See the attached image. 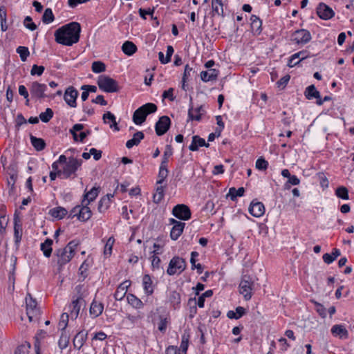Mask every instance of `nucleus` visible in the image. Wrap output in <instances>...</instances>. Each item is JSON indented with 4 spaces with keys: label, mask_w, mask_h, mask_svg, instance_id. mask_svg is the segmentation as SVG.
Returning a JSON list of instances; mask_svg holds the SVG:
<instances>
[{
    "label": "nucleus",
    "mask_w": 354,
    "mask_h": 354,
    "mask_svg": "<svg viewBox=\"0 0 354 354\" xmlns=\"http://www.w3.org/2000/svg\"><path fill=\"white\" fill-rule=\"evenodd\" d=\"M80 32V24L77 22H71L59 28L55 32V41L58 44L71 46L79 41Z\"/></svg>",
    "instance_id": "nucleus-1"
},
{
    "label": "nucleus",
    "mask_w": 354,
    "mask_h": 354,
    "mask_svg": "<svg viewBox=\"0 0 354 354\" xmlns=\"http://www.w3.org/2000/svg\"><path fill=\"white\" fill-rule=\"evenodd\" d=\"M78 245V241L73 240L64 249H59L56 251L58 257L57 263L59 266L65 265L71 260L75 254V250Z\"/></svg>",
    "instance_id": "nucleus-2"
},
{
    "label": "nucleus",
    "mask_w": 354,
    "mask_h": 354,
    "mask_svg": "<svg viewBox=\"0 0 354 354\" xmlns=\"http://www.w3.org/2000/svg\"><path fill=\"white\" fill-rule=\"evenodd\" d=\"M83 161L82 159H77L73 156H71L68 158L67 162L63 167L62 171H58L59 176H62L63 178L67 179L76 176V172L78 169L82 166Z\"/></svg>",
    "instance_id": "nucleus-3"
},
{
    "label": "nucleus",
    "mask_w": 354,
    "mask_h": 354,
    "mask_svg": "<svg viewBox=\"0 0 354 354\" xmlns=\"http://www.w3.org/2000/svg\"><path fill=\"white\" fill-rule=\"evenodd\" d=\"M157 111V106L153 103H147L138 109L133 114V121L137 125L142 124L149 114L155 113Z\"/></svg>",
    "instance_id": "nucleus-4"
},
{
    "label": "nucleus",
    "mask_w": 354,
    "mask_h": 354,
    "mask_svg": "<svg viewBox=\"0 0 354 354\" xmlns=\"http://www.w3.org/2000/svg\"><path fill=\"white\" fill-rule=\"evenodd\" d=\"M254 286V283L252 278L250 275L244 274L239 283V292L243 295L245 301L252 298Z\"/></svg>",
    "instance_id": "nucleus-5"
},
{
    "label": "nucleus",
    "mask_w": 354,
    "mask_h": 354,
    "mask_svg": "<svg viewBox=\"0 0 354 354\" xmlns=\"http://www.w3.org/2000/svg\"><path fill=\"white\" fill-rule=\"evenodd\" d=\"M186 267L187 263L185 260L178 256H175L169 263L167 273L169 276L176 274H180L186 269Z\"/></svg>",
    "instance_id": "nucleus-6"
},
{
    "label": "nucleus",
    "mask_w": 354,
    "mask_h": 354,
    "mask_svg": "<svg viewBox=\"0 0 354 354\" xmlns=\"http://www.w3.org/2000/svg\"><path fill=\"white\" fill-rule=\"evenodd\" d=\"M97 85L100 89L107 93L118 92L120 89L118 82L113 78L106 75L99 77Z\"/></svg>",
    "instance_id": "nucleus-7"
},
{
    "label": "nucleus",
    "mask_w": 354,
    "mask_h": 354,
    "mask_svg": "<svg viewBox=\"0 0 354 354\" xmlns=\"http://www.w3.org/2000/svg\"><path fill=\"white\" fill-rule=\"evenodd\" d=\"M29 89L31 97L36 100H42L46 97L53 99L55 97L54 95L46 94L45 92L47 90V86L45 84H41L37 81L31 83Z\"/></svg>",
    "instance_id": "nucleus-8"
},
{
    "label": "nucleus",
    "mask_w": 354,
    "mask_h": 354,
    "mask_svg": "<svg viewBox=\"0 0 354 354\" xmlns=\"http://www.w3.org/2000/svg\"><path fill=\"white\" fill-rule=\"evenodd\" d=\"M26 314L30 322H32L35 318H37L39 314L40 310L37 308V304L30 294H28L26 297Z\"/></svg>",
    "instance_id": "nucleus-9"
},
{
    "label": "nucleus",
    "mask_w": 354,
    "mask_h": 354,
    "mask_svg": "<svg viewBox=\"0 0 354 354\" xmlns=\"http://www.w3.org/2000/svg\"><path fill=\"white\" fill-rule=\"evenodd\" d=\"M312 39L310 32L306 29H299L292 34V40L297 44L305 45Z\"/></svg>",
    "instance_id": "nucleus-10"
},
{
    "label": "nucleus",
    "mask_w": 354,
    "mask_h": 354,
    "mask_svg": "<svg viewBox=\"0 0 354 354\" xmlns=\"http://www.w3.org/2000/svg\"><path fill=\"white\" fill-rule=\"evenodd\" d=\"M82 306H85V300L80 295L74 299L68 306L69 316L72 319H76Z\"/></svg>",
    "instance_id": "nucleus-11"
},
{
    "label": "nucleus",
    "mask_w": 354,
    "mask_h": 354,
    "mask_svg": "<svg viewBox=\"0 0 354 354\" xmlns=\"http://www.w3.org/2000/svg\"><path fill=\"white\" fill-rule=\"evenodd\" d=\"M172 214L177 218L187 221L191 218V211L189 207L184 204H178L172 209Z\"/></svg>",
    "instance_id": "nucleus-12"
},
{
    "label": "nucleus",
    "mask_w": 354,
    "mask_h": 354,
    "mask_svg": "<svg viewBox=\"0 0 354 354\" xmlns=\"http://www.w3.org/2000/svg\"><path fill=\"white\" fill-rule=\"evenodd\" d=\"M171 120L167 115L161 116L155 125L156 133L158 136L164 135L169 129Z\"/></svg>",
    "instance_id": "nucleus-13"
},
{
    "label": "nucleus",
    "mask_w": 354,
    "mask_h": 354,
    "mask_svg": "<svg viewBox=\"0 0 354 354\" xmlns=\"http://www.w3.org/2000/svg\"><path fill=\"white\" fill-rule=\"evenodd\" d=\"M78 95V91L73 86H68L64 92V100L69 106L75 108L77 106Z\"/></svg>",
    "instance_id": "nucleus-14"
},
{
    "label": "nucleus",
    "mask_w": 354,
    "mask_h": 354,
    "mask_svg": "<svg viewBox=\"0 0 354 354\" xmlns=\"http://www.w3.org/2000/svg\"><path fill=\"white\" fill-rule=\"evenodd\" d=\"M316 12L317 15L324 20H328L335 16V12L331 8L324 3H319L317 7Z\"/></svg>",
    "instance_id": "nucleus-15"
},
{
    "label": "nucleus",
    "mask_w": 354,
    "mask_h": 354,
    "mask_svg": "<svg viewBox=\"0 0 354 354\" xmlns=\"http://www.w3.org/2000/svg\"><path fill=\"white\" fill-rule=\"evenodd\" d=\"M14 236L15 245L19 247L22 237V225L17 211L14 214Z\"/></svg>",
    "instance_id": "nucleus-16"
},
{
    "label": "nucleus",
    "mask_w": 354,
    "mask_h": 354,
    "mask_svg": "<svg viewBox=\"0 0 354 354\" xmlns=\"http://www.w3.org/2000/svg\"><path fill=\"white\" fill-rule=\"evenodd\" d=\"M308 57H310V53L306 50L296 53L289 58L288 66L292 68Z\"/></svg>",
    "instance_id": "nucleus-17"
},
{
    "label": "nucleus",
    "mask_w": 354,
    "mask_h": 354,
    "mask_svg": "<svg viewBox=\"0 0 354 354\" xmlns=\"http://www.w3.org/2000/svg\"><path fill=\"white\" fill-rule=\"evenodd\" d=\"M249 212L254 217H260L265 213V207L261 202L252 201L249 207Z\"/></svg>",
    "instance_id": "nucleus-18"
},
{
    "label": "nucleus",
    "mask_w": 354,
    "mask_h": 354,
    "mask_svg": "<svg viewBox=\"0 0 354 354\" xmlns=\"http://www.w3.org/2000/svg\"><path fill=\"white\" fill-rule=\"evenodd\" d=\"M92 216V212L88 205L85 203V199L82 201L80 209L78 213V220L82 222L88 221Z\"/></svg>",
    "instance_id": "nucleus-19"
},
{
    "label": "nucleus",
    "mask_w": 354,
    "mask_h": 354,
    "mask_svg": "<svg viewBox=\"0 0 354 354\" xmlns=\"http://www.w3.org/2000/svg\"><path fill=\"white\" fill-rule=\"evenodd\" d=\"M200 147H209V144L206 142L205 140L199 136H194L192 137V143L189 146V149L192 151H196Z\"/></svg>",
    "instance_id": "nucleus-20"
},
{
    "label": "nucleus",
    "mask_w": 354,
    "mask_h": 354,
    "mask_svg": "<svg viewBox=\"0 0 354 354\" xmlns=\"http://www.w3.org/2000/svg\"><path fill=\"white\" fill-rule=\"evenodd\" d=\"M219 72L218 70L213 68L208 71H202L201 73V79L204 82L214 81L217 79Z\"/></svg>",
    "instance_id": "nucleus-21"
},
{
    "label": "nucleus",
    "mask_w": 354,
    "mask_h": 354,
    "mask_svg": "<svg viewBox=\"0 0 354 354\" xmlns=\"http://www.w3.org/2000/svg\"><path fill=\"white\" fill-rule=\"evenodd\" d=\"M129 286L130 281H125L123 283H120L115 292V299L118 301H121L125 297L127 288Z\"/></svg>",
    "instance_id": "nucleus-22"
},
{
    "label": "nucleus",
    "mask_w": 354,
    "mask_h": 354,
    "mask_svg": "<svg viewBox=\"0 0 354 354\" xmlns=\"http://www.w3.org/2000/svg\"><path fill=\"white\" fill-rule=\"evenodd\" d=\"M87 337V332H84V330L78 332L73 339V345L75 348L80 349L86 341Z\"/></svg>",
    "instance_id": "nucleus-23"
},
{
    "label": "nucleus",
    "mask_w": 354,
    "mask_h": 354,
    "mask_svg": "<svg viewBox=\"0 0 354 354\" xmlns=\"http://www.w3.org/2000/svg\"><path fill=\"white\" fill-rule=\"evenodd\" d=\"M251 28L254 35H259L262 32V21L257 15L250 17Z\"/></svg>",
    "instance_id": "nucleus-24"
},
{
    "label": "nucleus",
    "mask_w": 354,
    "mask_h": 354,
    "mask_svg": "<svg viewBox=\"0 0 354 354\" xmlns=\"http://www.w3.org/2000/svg\"><path fill=\"white\" fill-rule=\"evenodd\" d=\"M113 198V195L111 194H108L101 198L97 207V209L100 212H104L108 209L111 204V198Z\"/></svg>",
    "instance_id": "nucleus-25"
},
{
    "label": "nucleus",
    "mask_w": 354,
    "mask_h": 354,
    "mask_svg": "<svg viewBox=\"0 0 354 354\" xmlns=\"http://www.w3.org/2000/svg\"><path fill=\"white\" fill-rule=\"evenodd\" d=\"M185 223H178V225H174L170 232V237L172 240H177L182 234L185 228Z\"/></svg>",
    "instance_id": "nucleus-26"
},
{
    "label": "nucleus",
    "mask_w": 354,
    "mask_h": 354,
    "mask_svg": "<svg viewBox=\"0 0 354 354\" xmlns=\"http://www.w3.org/2000/svg\"><path fill=\"white\" fill-rule=\"evenodd\" d=\"M145 138L142 131H137L133 136V138L126 142V147L128 149L132 148L135 145H138L140 141Z\"/></svg>",
    "instance_id": "nucleus-27"
},
{
    "label": "nucleus",
    "mask_w": 354,
    "mask_h": 354,
    "mask_svg": "<svg viewBox=\"0 0 354 354\" xmlns=\"http://www.w3.org/2000/svg\"><path fill=\"white\" fill-rule=\"evenodd\" d=\"M331 333L335 336H338L340 338H347L348 333L346 328L342 325H334L331 328Z\"/></svg>",
    "instance_id": "nucleus-28"
},
{
    "label": "nucleus",
    "mask_w": 354,
    "mask_h": 354,
    "mask_svg": "<svg viewBox=\"0 0 354 354\" xmlns=\"http://www.w3.org/2000/svg\"><path fill=\"white\" fill-rule=\"evenodd\" d=\"M137 49V46L130 41H126L122 46V52L128 56L133 55Z\"/></svg>",
    "instance_id": "nucleus-29"
},
{
    "label": "nucleus",
    "mask_w": 354,
    "mask_h": 354,
    "mask_svg": "<svg viewBox=\"0 0 354 354\" xmlns=\"http://www.w3.org/2000/svg\"><path fill=\"white\" fill-rule=\"evenodd\" d=\"M103 309L104 306L102 303L93 300L90 307V313L94 317H97L102 313Z\"/></svg>",
    "instance_id": "nucleus-30"
},
{
    "label": "nucleus",
    "mask_w": 354,
    "mask_h": 354,
    "mask_svg": "<svg viewBox=\"0 0 354 354\" xmlns=\"http://www.w3.org/2000/svg\"><path fill=\"white\" fill-rule=\"evenodd\" d=\"M68 213L66 209L62 207H54L49 210V214L53 217L59 220L62 219Z\"/></svg>",
    "instance_id": "nucleus-31"
},
{
    "label": "nucleus",
    "mask_w": 354,
    "mask_h": 354,
    "mask_svg": "<svg viewBox=\"0 0 354 354\" xmlns=\"http://www.w3.org/2000/svg\"><path fill=\"white\" fill-rule=\"evenodd\" d=\"M319 94L320 93L313 84L308 86L304 91V95L308 100L318 99L319 98Z\"/></svg>",
    "instance_id": "nucleus-32"
},
{
    "label": "nucleus",
    "mask_w": 354,
    "mask_h": 354,
    "mask_svg": "<svg viewBox=\"0 0 354 354\" xmlns=\"http://www.w3.org/2000/svg\"><path fill=\"white\" fill-rule=\"evenodd\" d=\"M340 255V250L339 249L334 248L331 254L326 253L323 255L322 258L324 263L326 264H330Z\"/></svg>",
    "instance_id": "nucleus-33"
},
{
    "label": "nucleus",
    "mask_w": 354,
    "mask_h": 354,
    "mask_svg": "<svg viewBox=\"0 0 354 354\" xmlns=\"http://www.w3.org/2000/svg\"><path fill=\"white\" fill-rule=\"evenodd\" d=\"M30 142L34 148L38 151H42L46 147V142L44 139L38 138L32 135L30 136Z\"/></svg>",
    "instance_id": "nucleus-34"
},
{
    "label": "nucleus",
    "mask_w": 354,
    "mask_h": 354,
    "mask_svg": "<svg viewBox=\"0 0 354 354\" xmlns=\"http://www.w3.org/2000/svg\"><path fill=\"white\" fill-rule=\"evenodd\" d=\"M212 8L214 15L224 16L223 0H212Z\"/></svg>",
    "instance_id": "nucleus-35"
},
{
    "label": "nucleus",
    "mask_w": 354,
    "mask_h": 354,
    "mask_svg": "<svg viewBox=\"0 0 354 354\" xmlns=\"http://www.w3.org/2000/svg\"><path fill=\"white\" fill-rule=\"evenodd\" d=\"M128 304H130L133 308L140 309L143 307L142 301L133 294H129L127 296Z\"/></svg>",
    "instance_id": "nucleus-36"
},
{
    "label": "nucleus",
    "mask_w": 354,
    "mask_h": 354,
    "mask_svg": "<svg viewBox=\"0 0 354 354\" xmlns=\"http://www.w3.org/2000/svg\"><path fill=\"white\" fill-rule=\"evenodd\" d=\"M99 187H93L89 192H86L84 195V198L85 199V203L86 205H89V203L93 201L99 194Z\"/></svg>",
    "instance_id": "nucleus-37"
},
{
    "label": "nucleus",
    "mask_w": 354,
    "mask_h": 354,
    "mask_svg": "<svg viewBox=\"0 0 354 354\" xmlns=\"http://www.w3.org/2000/svg\"><path fill=\"white\" fill-rule=\"evenodd\" d=\"M53 240L47 239L44 243H41V250L46 257H50L52 253Z\"/></svg>",
    "instance_id": "nucleus-38"
},
{
    "label": "nucleus",
    "mask_w": 354,
    "mask_h": 354,
    "mask_svg": "<svg viewBox=\"0 0 354 354\" xmlns=\"http://www.w3.org/2000/svg\"><path fill=\"white\" fill-rule=\"evenodd\" d=\"M142 284L145 292L147 295H151L153 292L152 285V280L149 274H145L142 278Z\"/></svg>",
    "instance_id": "nucleus-39"
},
{
    "label": "nucleus",
    "mask_w": 354,
    "mask_h": 354,
    "mask_svg": "<svg viewBox=\"0 0 354 354\" xmlns=\"http://www.w3.org/2000/svg\"><path fill=\"white\" fill-rule=\"evenodd\" d=\"M245 192V189L243 187H239L236 189L235 187H231L229 189V192L227 196L230 197V199L234 201L237 197H241L243 196Z\"/></svg>",
    "instance_id": "nucleus-40"
},
{
    "label": "nucleus",
    "mask_w": 354,
    "mask_h": 354,
    "mask_svg": "<svg viewBox=\"0 0 354 354\" xmlns=\"http://www.w3.org/2000/svg\"><path fill=\"white\" fill-rule=\"evenodd\" d=\"M70 336L66 332H62L59 339L58 341V346L60 349L66 348L69 344Z\"/></svg>",
    "instance_id": "nucleus-41"
},
{
    "label": "nucleus",
    "mask_w": 354,
    "mask_h": 354,
    "mask_svg": "<svg viewBox=\"0 0 354 354\" xmlns=\"http://www.w3.org/2000/svg\"><path fill=\"white\" fill-rule=\"evenodd\" d=\"M165 196L164 193V187L161 185L158 186L156 189V193L153 194V202L156 204H158L163 199Z\"/></svg>",
    "instance_id": "nucleus-42"
},
{
    "label": "nucleus",
    "mask_w": 354,
    "mask_h": 354,
    "mask_svg": "<svg viewBox=\"0 0 354 354\" xmlns=\"http://www.w3.org/2000/svg\"><path fill=\"white\" fill-rule=\"evenodd\" d=\"M194 107L192 104V97H190V104L189 108L188 110V120H196L200 121L201 120L202 113H196V115L194 114Z\"/></svg>",
    "instance_id": "nucleus-43"
},
{
    "label": "nucleus",
    "mask_w": 354,
    "mask_h": 354,
    "mask_svg": "<svg viewBox=\"0 0 354 354\" xmlns=\"http://www.w3.org/2000/svg\"><path fill=\"white\" fill-rule=\"evenodd\" d=\"M69 315L68 313H64L62 314L60 320L58 323V328L62 332H66V328L68 323Z\"/></svg>",
    "instance_id": "nucleus-44"
},
{
    "label": "nucleus",
    "mask_w": 354,
    "mask_h": 354,
    "mask_svg": "<svg viewBox=\"0 0 354 354\" xmlns=\"http://www.w3.org/2000/svg\"><path fill=\"white\" fill-rule=\"evenodd\" d=\"M335 195L343 200H348V190L346 187L340 186L337 187L335 190Z\"/></svg>",
    "instance_id": "nucleus-45"
},
{
    "label": "nucleus",
    "mask_w": 354,
    "mask_h": 354,
    "mask_svg": "<svg viewBox=\"0 0 354 354\" xmlns=\"http://www.w3.org/2000/svg\"><path fill=\"white\" fill-rule=\"evenodd\" d=\"M115 239L113 236H111L108 239L106 242L104 248V255L105 257H109L112 253L113 245L114 244Z\"/></svg>",
    "instance_id": "nucleus-46"
},
{
    "label": "nucleus",
    "mask_w": 354,
    "mask_h": 354,
    "mask_svg": "<svg viewBox=\"0 0 354 354\" xmlns=\"http://www.w3.org/2000/svg\"><path fill=\"white\" fill-rule=\"evenodd\" d=\"M54 15L50 8H46L42 16V21L44 24H48L54 21Z\"/></svg>",
    "instance_id": "nucleus-47"
},
{
    "label": "nucleus",
    "mask_w": 354,
    "mask_h": 354,
    "mask_svg": "<svg viewBox=\"0 0 354 354\" xmlns=\"http://www.w3.org/2000/svg\"><path fill=\"white\" fill-rule=\"evenodd\" d=\"M169 301L173 306L176 308L180 304V295L176 291H173L170 293Z\"/></svg>",
    "instance_id": "nucleus-48"
},
{
    "label": "nucleus",
    "mask_w": 354,
    "mask_h": 354,
    "mask_svg": "<svg viewBox=\"0 0 354 354\" xmlns=\"http://www.w3.org/2000/svg\"><path fill=\"white\" fill-rule=\"evenodd\" d=\"M53 117V111L51 109L47 108L44 112L39 114V119L43 122H48Z\"/></svg>",
    "instance_id": "nucleus-49"
},
{
    "label": "nucleus",
    "mask_w": 354,
    "mask_h": 354,
    "mask_svg": "<svg viewBox=\"0 0 354 354\" xmlns=\"http://www.w3.org/2000/svg\"><path fill=\"white\" fill-rule=\"evenodd\" d=\"M16 51L19 55L21 60L22 62L26 61L28 57L30 55L28 48L25 46H19L17 48Z\"/></svg>",
    "instance_id": "nucleus-50"
},
{
    "label": "nucleus",
    "mask_w": 354,
    "mask_h": 354,
    "mask_svg": "<svg viewBox=\"0 0 354 354\" xmlns=\"http://www.w3.org/2000/svg\"><path fill=\"white\" fill-rule=\"evenodd\" d=\"M89 265L84 261L79 268V275L82 278V281H84L88 276L87 271L88 270Z\"/></svg>",
    "instance_id": "nucleus-51"
},
{
    "label": "nucleus",
    "mask_w": 354,
    "mask_h": 354,
    "mask_svg": "<svg viewBox=\"0 0 354 354\" xmlns=\"http://www.w3.org/2000/svg\"><path fill=\"white\" fill-rule=\"evenodd\" d=\"M312 302L314 304L315 309L316 312L319 314V315L322 318H325L326 317V308L322 304H321L320 303H319L317 301H312Z\"/></svg>",
    "instance_id": "nucleus-52"
},
{
    "label": "nucleus",
    "mask_w": 354,
    "mask_h": 354,
    "mask_svg": "<svg viewBox=\"0 0 354 354\" xmlns=\"http://www.w3.org/2000/svg\"><path fill=\"white\" fill-rule=\"evenodd\" d=\"M189 335L188 333H184L182 335V339L180 343V350L182 352L186 353L188 346H189Z\"/></svg>",
    "instance_id": "nucleus-53"
},
{
    "label": "nucleus",
    "mask_w": 354,
    "mask_h": 354,
    "mask_svg": "<svg viewBox=\"0 0 354 354\" xmlns=\"http://www.w3.org/2000/svg\"><path fill=\"white\" fill-rule=\"evenodd\" d=\"M92 71L93 73H100L104 72L106 70V66L102 62L97 61L94 62L92 64Z\"/></svg>",
    "instance_id": "nucleus-54"
},
{
    "label": "nucleus",
    "mask_w": 354,
    "mask_h": 354,
    "mask_svg": "<svg viewBox=\"0 0 354 354\" xmlns=\"http://www.w3.org/2000/svg\"><path fill=\"white\" fill-rule=\"evenodd\" d=\"M153 255L151 257L152 258L151 266L153 269H159L161 260L157 256V254H160V252L157 251V250H153Z\"/></svg>",
    "instance_id": "nucleus-55"
},
{
    "label": "nucleus",
    "mask_w": 354,
    "mask_h": 354,
    "mask_svg": "<svg viewBox=\"0 0 354 354\" xmlns=\"http://www.w3.org/2000/svg\"><path fill=\"white\" fill-rule=\"evenodd\" d=\"M300 183V180L295 176L292 175L288 180V181L284 185V188L286 189H289L290 188V185H297Z\"/></svg>",
    "instance_id": "nucleus-56"
},
{
    "label": "nucleus",
    "mask_w": 354,
    "mask_h": 354,
    "mask_svg": "<svg viewBox=\"0 0 354 354\" xmlns=\"http://www.w3.org/2000/svg\"><path fill=\"white\" fill-rule=\"evenodd\" d=\"M84 129L82 124H75L73 125L72 129L69 130V132L73 135L75 141H78V136L77 131H81Z\"/></svg>",
    "instance_id": "nucleus-57"
},
{
    "label": "nucleus",
    "mask_w": 354,
    "mask_h": 354,
    "mask_svg": "<svg viewBox=\"0 0 354 354\" xmlns=\"http://www.w3.org/2000/svg\"><path fill=\"white\" fill-rule=\"evenodd\" d=\"M44 70H45L44 66H38L37 64H34L32 66V68L30 70V75H31L41 76L43 74Z\"/></svg>",
    "instance_id": "nucleus-58"
},
{
    "label": "nucleus",
    "mask_w": 354,
    "mask_h": 354,
    "mask_svg": "<svg viewBox=\"0 0 354 354\" xmlns=\"http://www.w3.org/2000/svg\"><path fill=\"white\" fill-rule=\"evenodd\" d=\"M268 162L263 158H259L256 161V168L259 170H266L268 168Z\"/></svg>",
    "instance_id": "nucleus-59"
},
{
    "label": "nucleus",
    "mask_w": 354,
    "mask_h": 354,
    "mask_svg": "<svg viewBox=\"0 0 354 354\" xmlns=\"http://www.w3.org/2000/svg\"><path fill=\"white\" fill-rule=\"evenodd\" d=\"M24 24L25 27L30 30H35L37 29L36 24L32 22V18L29 16L26 17Z\"/></svg>",
    "instance_id": "nucleus-60"
},
{
    "label": "nucleus",
    "mask_w": 354,
    "mask_h": 354,
    "mask_svg": "<svg viewBox=\"0 0 354 354\" xmlns=\"http://www.w3.org/2000/svg\"><path fill=\"white\" fill-rule=\"evenodd\" d=\"M174 89L173 88H169L168 90L165 91L162 95V98H167L169 101L173 102L175 100V96L174 95Z\"/></svg>",
    "instance_id": "nucleus-61"
},
{
    "label": "nucleus",
    "mask_w": 354,
    "mask_h": 354,
    "mask_svg": "<svg viewBox=\"0 0 354 354\" xmlns=\"http://www.w3.org/2000/svg\"><path fill=\"white\" fill-rule=\"evenodd\" d=\"M290 75H286L283 77H282L277 82V86L279 88H285V86L287 85V84L288 83L289 80H290Z\"/></svg>",
    "instance_id": "nucleus-62"
},
{
    "label": "nucleus",
    "mask_w": 354,
    "mask_h": 354,
    "mask_svg": "<svg viewBox=\"0 0 354 354\" xmlns=\"http://www.w3.org/2000/svg\"><path fill=\"white\" fill-rule=\"evenodd\" d=\"M173 154V148L171 145H167L165 147V150L164 151L163 156H162V160H165L166 161H169V158L172 156Z\"/></svg>",
    "instance_id": "nucleus-63"
},
{
    "label": "nucleus",
    "mask_w": 354,
    "mask_h": 354,
    "mask_svg": "<svg viewBox=\"0 0 354 354\" xmlns=\"http://www.w3.org/2000/svg\"><path fill=\"white\" fill-rule=\"evenodd\" d=\"M192 71H193L192 68H191L188 64L185 65L183 76L182 78V82H186L188 77L191 76V73Z\"/></svg>",
    "instance_id": "nucleus-64"
}]
</instances>
